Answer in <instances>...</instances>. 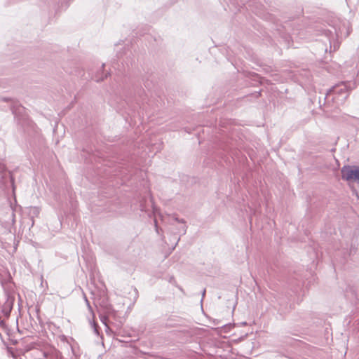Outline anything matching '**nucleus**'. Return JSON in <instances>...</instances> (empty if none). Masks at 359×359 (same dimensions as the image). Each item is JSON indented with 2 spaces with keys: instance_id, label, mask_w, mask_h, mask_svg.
Masks as SVG:
<instances>
[{
  "instance_id": "nucleus-1",
  "label": "nucleus",
  "mask_w": 359,
  "mask_h": 359,
  "mask_svg": "<svg viewBox=\"0 0 359 359\" xmlns=\"http://www.w3.org/2000/svg\"><path fill=\"white\" fill-rule=\"evenodd\" d=\"M356 87L355 81H342L329 89L325 100H331L337 104H343L348 97L349 92Z\"/></svg>"
},
{
  "instance_id": "nucleus-2",
  "label": "nucleus",
  "mask_w": 359,
  "mask_h": 359,
  "mask_svg": "<svg viewBox=\"0 0 359 359\" xmlns=\"http://www.w3.org/2000/svg\"><path fill=\"white\" fill-rule=\"evenodd\" d=\"M323 34H325L330 43V48L333 47V50L335 51L339 47V43L335 41V38H340L342 36H347L349 34V31L344 33L343 30L339 27H334V32L332 30L324 29Z\"/></svg>"
},
{
  "instance_id": "nucleus-3",
  "label": "nucleus",
  "mask_w": 359,
  "mask_h": 359,
  "mask_svg": "<svg viewBox=\"0 0 359 359\" xmlns=\"http://www.w3.org/2000/svg\"><path fill=\"white\" fill-rule=\"evenodd\" d=\"M341 173L343 180H355L359 182V166L344 165L341 170Z\"/></svg>"
},
{
  "instance_id": "nucleus-4",
  "label": "nucleus",
  "mask_w": 359,
  "mask_h": 359,
  "mask_svg": "<svg viewBox=\"0 0 359 359\" xmlns=\"http://www.w3.org/2000/svg\"><path fill=\"white\" fill-rule=\"evenodd\" d=\"M132 51L129 48H127L125 49L123 52H118L116 56L123 67H124L125 65L129 67V63L132 65V60L130 59Z\"/></svg>"
},
{
  "instance_id": "nucleus-5",
  "label": "nucleus",
  "mask_w": 359,
  "mask_h": 359,
  "mask_svg": "<svg viewBox=\"0 0 359 359\" xmlns=\"http://www.w3.org/2000/svg\"><path fill=\"white\" fill-rule=\"evenodd\" d=\"M144 91L143 89L137 90V93L135 95V101L138 104L140 105V102L144 100Z\"/></svg>"
},
{
  "instance_id": "nucleus-6",
  "label": "nucleus",
  "mask_w": 359,
  "mask_h": 359,
  "mask_svg": "<svg viewBox=\"0 0 359 359\" xmlns=\"http://www.w3.org/2000/svg\"><path fill=\"white\" fill-rule=\"evenodd\" d=\"M350 294L353 296V298L355 299H358V294H356L355 291L352 289V288H350V291L348 290H346V296L348 298H351L349 297Z\"/></svg>"
},
{
  "instance_id": "nucleus-7",
  "label": "nucleus",
  "mask_w": 359,
  "mask_h": 359,
  "mask_svg": "<svg viewBox=\"0 0 359 359\" xmlns=\"http://www.w3.org/2000/svg\"><path fill=\"white\" fill-rule=\"evenodd\" d=\"M100 320L101 322L106 326V327H108L107 325V322H108V317L106 316H100Z\"/></svg>"
},
{
  "instance_id": "nucleus-8",
  "label": "nucleus",
  "mask_w": 359,
  "mask_h": 359,
  "mask_svg": "<svg viewBox=\"0 0 359 359\" xmlns=\"http://www.w3.org/2000/svg\"><path fill=\"white\" fill-rule=\"evenodd\" d=\"M93 325V330H94V332L96 334H99V331H98V325L97 323H95V322L93 323L92 324Z\"/></svg>"
},
{
  "instance_id": "nucleus-9",
  "label": "nucleus",
  "mask_w": 359,
  "mask_h": 359,
  "mask_svg": "<svg viewBox=\"0 0 359 359\" xmlns=\"http://www.w3.org/2000/svg\"><path fill=\"white\" fill-rule=\"evenodd\" d=\"M173 219H174L175 221H176L177 222H180V223H182V224H185V220L184 219H179L175 215L173 217Z\"/></svg>"
},
{
  "instance_id": "nucleus-10",
  "label": "nucleus",
  "mask_w": 359,
  "mask_h": 359,
  "mask_svg": "<svg viewBox=\"0 0 359 359\" xmlns=\"http://www.w3.org/2000/svg\"><path fill=\"white\" fill-rule=\"evenodd\" d=\"M154 224H155V229H156V231L158 234H159V231L161 230L159 229V227L158 226V224H157V221L156 219L154 220Z\"/></svg>"
},
{
  "instance_id": "nucleus-11",
  "label": "nucleus",
  "mask_w": 359,
  "mask_h": 359,
  "mask_svg": "<svg viewBox=\"0 0 359 359\" xmlns=\"http://www.w3.org/2000/svg\"><path fill=\"white\" fill-rule=\"evenodd\" d=\"M107 74H105L104 76H102L100 78H97L96 81L99 82V81H103L104 78H107Z\"/></svg>"
},
{
  "instance_id": "nucleus-12",
  "label": "nucleus",
  "mask_w": 359,
  "mask_h": 359,
  "mask_svg": "<svg viewBox=\"0 0 359 359\" xmlns=\"http://www.w3.org/2000/svg\"><path fill=\"white\" fill-rule=\"evenodd\" d=\"M186 231H187V226L184 225L182 227V233L184 234L186 233Z\"/></svg>"
},
{
  "instance_id": "nucleus-13",
  "label": "nucleus",
  "mask_w": 359,
  "mask_h": 359,
  "mask_svg": "<svg viewBox=\"0 0 359 359\" xmlns=\"http://www.w3.org/2000/svg\"><path fill=\"white\" fill-rule=\"evenodd\" d=\"M86 302L87 303V305L90 307L89 302H88V300L87 299L86 297Z\"/></svg>"
},
{
  "instance_id": "nucleus-14",
  "label": "nucleus",
  "mask_w": 359,
  "mask_h": 359,
  "mask_svg": "<svg viewBox=\"0 0 359 359\" xmlns=\"http://www.w3.org/2000/svg\"><path fill=\"white\" fill-rule=\"evenodd\" d=\"M3 100L7 102V101L10 100V98H3Z\"/></svg>"
},
{
  "instance_id": "nucleus-15",
  "label": "nucleus",
  "mask_w": 359,
  "mask_h": 359,
  "mask_svg": "<svg viewBox=\"0 0 359 359\" xmlns=\"http://www.w3.org/2000/svg\"><path fill=\"white\" fill-rule=\"evenodd\" d=\"M205 290H204L203 291V293H202V296H203V297L205 296Z\"/></svg>"
},
{
  "instance_id": "nucleus-16",
  "label": "nucleus",
  "mask_w": 359,
  "mask_h": 359,
  "mask_svg": "<svg viewBox=\"0 0 359 359\" xmlns=\"http://www.w3.org/2000/svg\"><path fill=\"white\" fill-rule=\"evenodd\" d=\"M71 347H72V353H73L74 354H75V353H74V348H73V346H71Z\"/></svg>"
},
{
  "instance_id": "nucleus-17",
  "label": "nucleus",
  "mask_w": 359,
  "mask_h": 359,
  "mask_svg": "<svg viewBox=\"0 0 359 359\" xmlns=\"http://www.w3.org/2000/svg\"><path fill=\"white\" fill-rule=\"evenodd\" d=\"M180 238L179 237V238H177V243H176L175 245L177 244V243H178V241H180Z\"/></svg>"
},
{
  "instance_id": "nucleus-18",
  "label": "nucleus",
  "mask_w": 359,
  "mask_h": 359,
  "mask_svg": "<svg viewBox=\"0 0 359 359\" xmlns=\"http://www.w3.org/2000/svg\"><path fill=\"white\" fill-rule=\"evenodd\" d=\"M0 323H1V324H4V321H3V320H1V321H0Z\"/></svg>"
}]
</instances>
